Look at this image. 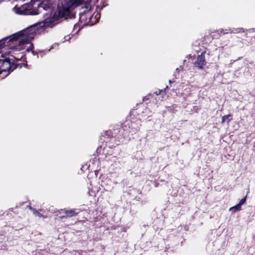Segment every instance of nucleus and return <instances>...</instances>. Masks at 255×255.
Listing matches in <instances>:
<instances>
[{
	"mask_svg": "<svg viewBox=\"0 0 255 255\" xmlns=\"http://www.w3.org/2000/svg\"><path fill=\"white\" fill-rule=\"evenodd\" d=\"M36 33L35 26H31L0 40V52L5 47L20 50L24 48L25 44L29 43L30 45L27 48V51L32 50L33 46L30 42L34 38Z\"/></svg>",
	"mask_w": 255,
	"mask_h": 255,
	"instance_id": "f257e3e1",
	"label": "nucleus"
},
{
	"mask_svg": "<svg viewBox=\"0 0 255 255\" xmlns=\"http://www.w3.org/2000/svg\"><path fill=\"white\" fill-rule=\"evenodd\" d=\"M91 0H63L59 5L56 10L49 17L43 21L42 26L52 27L63 18L71 17L72 10L75 7L84 3L90 2Z\"/></svg>",
	"mask_w": 255,
	"mask_h": 255,
	"instance_id": "f03ea898",
	"label": "nucleus"
},
{
	"mask_svg": "<svg viewBox=\"0 0 255 255\" xmlns=\"http://www.w3.org/2000/svg\"><path fill=\"white\" fill-rule=\"evenodd\" d=\"M52 3L50 0H42L37 4V9L33 8L30 3H26L20 7L15 5L13 8V11L20 14L23 15H36L42 12V10L50 11Z\"/></svg>",
	"mask_w": 255,
	"mask_h": 255,
	"instance_id": "7ed1b4c3",
	"label": "nucleus"
},
{
	"mask_svg": "<svg viewBox=\"0 0 255 255\" xmlns=\"http://www.w3.org/2000/svg\"><path fill=\"white\" fill-rule=\"evenodd\" d=\"M10 56L11 58L9 56L0 59V77L2 79L7 76L10 71H12L16 68V65L14 64V59L19 61L22 57V56L15 57L12 55Z\"/></svg>",
	"mask_w": 255,
	"mask_h": 255,
	"instance_id": "20e7f679",
	"label": "nucleus"
},
{
	"mask_svg": "<svg viewBox=\"0 0 255 255\" xmlns=\"http://www.w3.org/2000/svg\"><path fill=\"white\" fill-rule=\"evenodd\" d=\"M206 62L205 58V52H202L200 55H199L194 63V66L199 68L202 69L206 65Z\"/></svg>",
	"mask_w": 255,
	"mask_h": 255,
	"instance_id": "39448f33",
	"label": "nucleus"
},
{
	"mask_svg": "<svg viewBox=\"0 0 255 255\" xmlns=\"http://www.w3.org/2000/svg\"><path fill=\"white\" fill-rule=\"evenodd\" d=\"M80 212V210L79 209H74L69 210H66L65 212L66 216L67 217H71L73 216H75L78 214Z\"/></svg>",
	"mask_w": 255,
	"mask_h": 255,
	"instance_id": "423d86ee",
	"label": "nucleus"
},
{
	"mask_svg": "<svg viewBox=\"0 0 255 255\" xmlns=\"http://www.w3.org/2000/svg\"><path fill=\"white\" fill-rule=\"evenodd\" d=\"M241 210V206L239 204H237L236 205L231 207L229 209V211L232 212L233 213H235L237 211H239Z\"/></svg>",
	"mask_w": 255,
	"mask_h": 255,
	"instance_id": "0eeeda50",
	"label": "nucleus"
},
{
	"mask_svg": "<svg viewBox=\"0 0 255 255\" xmlns=\"http://www.w3.org/2000/svg\"><path fill=\"white\" fill-rule=\"evenodd\" d=\"M230 33H237L240 32H244V30L243 28H233L232 29H230Z\"/></svg>",
	"mask_w": 255,
	"mask_h": 255,
	"instance_id": "6e6552de",
	"label": "nucleus"
},
{
	"mask_svg": "<svg viewBox=\"0 0 255 255\" xmlns=\"http://www.w3.org/2000/svg\"><path fill=\"white\" fill-rule=\"evenodd\" d=\"M168 87L166 86V87L164 90H159L158 91H157L155 92V94L156 95H162V96L164 95L165 94V91L166 89H168Z\"/></svg>",
	"mask_w": 255,
	"mask_h": 255,
	"instance_id": "1a4fd4ad",
	"label": "nucleus"
},
{
	"mask_svg": "<svg viewBox=\"0 0 255 255\" xmlns=\"http://www.w3.org/2000/svg\"><path fill=\"white\" fill-rule=\"evenodd\" d=\"M230 117V115L224 116L222 117V123H224L226 121H227L228 123H229L230 121V119H229V117Z\"/></svg>",
	"mask_w": 255,
	"mask_h": 255,
	"instance_id": "9d476101",
	"label": "nucleus"
},
{
	"mask_svg": "<svg viewBox=\"0 0 255 255\" xmlns=\"http://www.w3.org/2000/svg\"><path fill=\"white\" fill-rule=\"evenodd\" d=\"M246 201V197L241 199L239 203H238L241 206L243 205Z\"/></svg>",
	"mask_w": 255,
	"mask_h": 255,
	"instance_id": "9b49d317",
	"label": "nucleus"
},
{
	"mask_svg": "<svg viewBox=\"0 0 255 255\" xmlns=\"http://www.w3.org/2000/svg\"><path fill=\"white\" fill-rule=\"evenodd\" d=\"M28 207H29V209H30V210L32 211V212H33V214L34 215H36V213H37V212L38 211H37L36 209H34V208H32V207H31V206H28Z\"/></svg>",
	"mask_w": 255,
	"mask_h": 255,
	"instance_id": "f8f14e48",
	"label": "nucleus"
},
{
	"mask_svg": "<svg viewBox=\"0 0 255 255\" xmlns=\"http://www.w3.org/2000/svg\"><path fill=\"white\" fill-rule=\"evenodd\" d=\"M28 207H29V209H30V210L32 211V212H33V214L34 215H36V213H37V212L38 211H37L36 209H34V208H32V207H31V206H28Z\"/></svg>",
	"mask_w": 255,
	"mask_h": 255,
	"instance_id": "ddd939ff",
	"label": "nucleus"
},
{
	"mask_svg": "<svg viewBox=\"0 0 255 255\" xmlns=\"http://www.w3.org/2000/svg\"><path fill=\"white\" fill-rule=\"evenodd\" d=\"M35 216H37L39 218L43 217V215L38 211L37 212V213Z\"/></svg>",
	"mask_w": 255,
	"mask_h": 255,
	"instance_id": "4468645a",
	"label": "nucleus"
},
{
	"mask_svg": "<svg viewBox=\"0 0 255 255\" xmlns=\"http://www.w3.org/2000/svg\"><path fill=\"white\" fill-rule=\"evenodd\" d=\"M220 32H221V33H222V32H223V34H226V33H229V31H226V32H224V30H223V29H220Z\"/></svg>",
	"mask_w": 255,
	"mask_h": 255,
	"instance_id": "2eb2a0df",
	"label": "nucleus"
},
{
	"mask_svg": "<svg viewBox=\"0 0 255 255\" xmlns=\"http://www.w3.org/2000/svg\"><path fill=\"white\" fill-rule=\"evenodd\" d=\"M12 1H20L23 2L25 0H12Z\"/></svg>",
	"mask_w": 255,
	"mask_h": 255,
	"instance_id": "dca6fc26",
	"label": "nucleus"
},
{
	"mask_svg": "<svg viewBox=\"0 0 255 255\" xmlns=\"http://www.w3.org/2000/svg\"><path fill=\"white\" fill-rule=\"evenodd\" d=\"M64 38H65V40H68L70 39V37L67 36H65Z\"/></svg>",
	"mask_w": 255,
	"mask_h": 255,
	"instance_id": "f3484780",
	"label": "nucleus"
},
{
	"mask_svg": "<svg viewBox=\"0 0 255 255\" xmlns=\"http://www.w3.org/2000/svg\"><path fill=\"white\" fill-rule=\"evenodd\" d=\"M32 52L34 55H36L37 57H38V54L37 53H35L34 51H32Z\"/></svg>",
	"mask_w": 255,
	"mask_h": 255,
	"instance_id": "a211bd4d",
	"label": "nucleus"
},
{
	"mask_svg": "<svg viewBox=\"0 0 255 255\" xmlns=\"http://www.w3.org/2000/svg\"><path fill=\"white\" fill-rule=\"evenodd\" d=\"M169 83L170 84H171V83H172V81H171V80H169Z\"/></svg>",
	"mask_w": 255,
	"mask_h": 255,
	"instance_id": "6ab92c4d",
	"label": "nucleus"
},
{
	"mask_svg": "<svg viewBox=\"0 0 255 255\" xmlns=\"http://www.w3.org/2000/svg\"><path fill=\"white\" fill-rule=\"evenodd\" d=\"M98 15V14H97L96 15V16H95V17H97V16Z\"/></svg>",
	"mask_w": 255,
	"mask_h": 255,
	"instance_id": "aec40b11",
	"label": "nucleus"
},
{
	"mask_svg": "<svg viewBox=\"0 0 255 255\" xmlns=\"http://www.w3.org/2000/svg\"><path fill=\"white\" fill-rule=\"evenodd\" d=\"M113 158H117V157H116V156H114V157H113Z\"/></svg>",
	"mask_w": 255,
	"mask_h": 255,
	"instance_id": "412c9836",
	"label": "nucleus"
},
{
	"mask_svg": "<svg viewBox=\"0 0 255 255\" xmlns=\"http://www.w3.org/2000/svg\"><path fill=\"white\" fill-rule=\"evenodd\" d=\"M252 30L251 29H250V30L249 31V32L251 31Z\"/></svg>",
	"mask_w": 255,
	"mask_h": 255,
	"instance_id": "4be33fe9",
	"label": "nucleus"
}]
</instances>
